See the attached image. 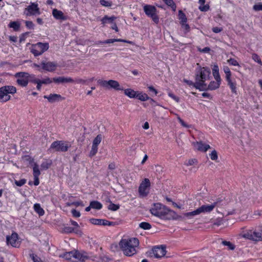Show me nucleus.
Segmentation results:
<instances>
[{
  "label": "nucleus",
  "mask_w": 262,
  "mask_h": 262,
  "mask_svg": "<svg viewBox=\"0 0 262 262\" xmlns=\"http://www.w3.org/2000/svg\"><path fill=\"white\" fill-rule=\"evenodd\" d=\"M52 81H53L49 77H47L42 80H40V82L41 83V84H50V83H52Z\"/></svg>",
  "instance_id": "obj_46"
},
{
  "label": "nucleus",
  "mask_w": 262,
  "mask_h": 262,
  "mask_svg": "<svg viewBox=\"0 0 262 262\" xmlns=\"http://www.w3.org/2000/svg\"><path fill=\"white\" fill-rule=\"evenodd\" d=\"M15 77H16L17 83L23 87L26 86L29 82V78L30 77V75L27 72H18L15 74Z\"/></svg>",
  "instance_id": "obj_8"
},
{
  "label": "nucleus",
  "mask_w": 262,
  "mask_h": 262,
  "mask_svg": "<svg viewBox=\"0 0 262 262\" xmlns=\"http://www.w3.org/2000/svg\"><path fill=\"white\" fill-rule=\"evenodd\" d=\"M136 97H137L138 98V99H139L140 100L143 101L149 100L150 99V98L148 96V95L145 93H144V94L139 93L137 95L136 94Z\"/></svg>",
  "instance_id": "obj_33"
},
{
  "label": "nucleus",
  "mask_w": 262,
  "mask_h": 262,
  "mask_svg": "<svg viewBox=\"0 0 262 262\" xmlns=\"http://www.w3.org/2000/svg\"><path fill=\"white\" fill-rule=\"evenodd\" d=\"M222 244L224 246H227L228 249L230 250H234L235 248L234 245L229 241H223L222 242Z\"/></svg>",
  "instance_id": "obj_37"
},
{
  "label": "nucleus",
  "mask_w": 262,
  "mask_h": 262,
  "mask_svg": "<svg viewBox=\"0 0 262 262\" xmlns=\"http://www.w3.org/2000/svg\"><path fill=\"white\" fill-rule=\"evenodd\" d=\"M210 71L206 68H202L198 73L195 75V82L184 79V81L189 85H193L197 89L200 91H204L206 85L204 84V81L209 80L210 78Z\"/></svg>",
  "instance_id": "obj_2"
},
{
  "label": "nucleus",
  "mask_w": 262,
  "mask_h": 262,
  "mask_svg": "<svg viewBox=\"0 0 262 262\" xmlns=\"http://www.w3.org/2000/svg\"><path fill=\"white\" fill-rule=\"evenodd\" d=\"M166 5L170 6L173 11L176 10V6L172 0H163Z\"/></svg>",
  "instance_id": "obj_38"
},
{
  "label": "nucleus",
  "mask_w": 262,
  "mask_h": 262,
  "mask_svg": "<svg viewBox=\"0 0 262 262\" xmlns=\"http://www.w3.org/2000/svg\"><path fill=\"white\" fill-rule=\"evenodd\" d=\"M213 75L215 80H221L217 66L214 65L212 69Z\"/></svg>",
  "instance_id": "obj_29"
},
{
  "label": "nucleus",
  "mask_w": 262,
  "mask_h": 262,
  "mask_svg": "<svg viewBox=\"0 0 262 262\" xmlns=\"http://www.w3.org/2000/svg\"><path fill=\"white\" fill-rule=\"evenodd\" d=\"M116 19V17L114 16H112L111 17H108L107 16H105L101 19L102 23L104 25L107 23L109 24H113L114 20Z\"/></svg>",
  "instance_id": "obj_25"
},
{
  "label": "nucleus",
  "mask_w": 262,
  "mask_h": 262,
  "mask_svg": "<svg viewBox=\"0 0 262 262\" xmlns=\"http://www.w3.org/2000/svg\"><path fill=\"white\" fill-rule=\"evenodd\" d=\"M182 24V27L188 32L189 31V29H190V27L189 26V25L187 24H186V23H181Z\"/></svg>",
  "instance_id": "obj_61"
},
{
  "label": "nucleus",
  "mask_w": 262,
  "mask_h": 262,
  "mask_svg": "<svg viewBox=\"0 0 262 262\" xmlns=\"http://www.w3.org/2000/svg\"><path fill=\"white\" fill-rule=\"evenodd\" d=\"M228 62L233 66H237L239 67V65L238 63V62L233 58H230V59L228 60Z\"/></svg>",
  "instance_id": "obj_49"
},
{
  "label": "nucleus",
  "mask_w": 262,
  "mask_h": 262,
  "mask_svg": "<svg viewBox=\"0 0 262 262\" xmlns=\"http://www.w3.org/2000/svg\"><path fill=\"white\" fill-rule=\"evenodd\" d=\"M243 236L255 242L262 241V227L254 230H248L243 234Z\"/></svg>",
  "instance_id": "obj_5"
},
{
  "label": "nucleus",
  "mask_w": 262,
  "mask_h": 262,
  "mask_svg": "<svg viewBox=\"0 0 262 262\" xmlns=\"http://www.w3.org/2000/svg\"><path fill=\"white\" fill-rule=\"evenodd\" d=\"M41 64L42 66V69L48 72L54 71L57 67V63L51 61H42Z\"/></svg>",
  "instance_id": "obj_16"
},
{
  "label": "nucleus",
  "mask_w": 262,
  "mask_h": 262,
  "mask_svg": "<svg viewBox=\"0 0 262 262\" xmlns=\"http://www.w3.org/2000/svg\"><path fill=\"white\" fill-rule=\"evenodd\" d=\"M177 116V119H178L179 122L181 124V125L185 127H187V128H188L189 127V126L188 125H187L186 123H185L184 122V121L179 117V115H176Z\"/></svg>",
  "instance_id": "obj_54"
},
{
  "label": "nucleus",
  "mask_w": 262,
  "mask_h": 262,
  "mask_svg": "<svg viewBox=\"0 0 262 262\" xmlns=\"http://www.w3.org/2000/svg\"><path fill=\"white\" fill-rule=\"evenodd\" d=\"M252 59L255 61H257L260 64L262 65V62L260 59L259 58V56L257 54H253L252 55Z\"/></svg>",
  "instance_id": "obj_47"
},
{
  "label": "nucleus",
  "mask_w": 262,
  "mask_h": 262,
  "mask_svg": "<svg viewBox=\"0 0 262 262\" xmlns=\"http://www.w3.org/2000/svg\"><path fill=\"white\" fill-rule=\"evenodd\" d=\"M199 3L201 5V6L199 7V9L201 11L205 12L209 9V5L207 4L206 5H204L205 3V0H199Z\"/></svg>",
  "instance_id": "obj_26"
},
{
  "label": "nucleus",
  "mask_w": 262,
  "mask_h": 262,
  "mask_svg": "<svg viewBox=\"0 0 262 262\" xmlns=\"http://www.w3.org/2000/svg\"><path fill=\"white\" fill-rule=\"evenodd\" d=\"M63 257H64L67 260H71L73 262H78L82 258V254L78 251L74 250L64 254Z\"/></svg>",
  "instance_id": "obj_10"
},
{
  "label": "nucleus",
  "mask_w": 262,
  "mask_h": 262,
  "mask_svg": "<svg viewBox=\"0 0 262 262\" xmlns=\"http://www.w3.org/2000/svg\"><path fill=\"white\" fill-rule=\"evenodd\" d=\"M168 95L173 98L174 100H175L177 102L179 101V98L174 95L173 94L169 93L168 94Z\"/></svg>",
  "instance_id": "obj_60"
},
{
  "label": "nucleus",
  "mask_w": 262,
  "mask_h": 262,
  "mask_svg": "<svg viewBox=\"0 0 262 262\" xmlns=\"http://www.w3.org/2000/svg\"><path fill=\"white\" fill-rule=\"evenodd\" d=\"M179 19L181 20V23H186V21H187L186 16L182 10L179 11Z\"/></svg>",
  "instance_id": "obj_35"
},
{
  "label": "nucleus",
  "mask_w": 262,
  "mask_h": 262,
  "mask_svg": "<svg viewBox=\"0 0 262 262\" xmlns=\"http://www.w3.org/2000/svg\"><path fill=\"white\" fill-rule=\"evenodd\" d=\"M228 83L229 85L230 88L231 89L232 92L236 93L235 84L233 82H232L231 80L228 82Z\"/></svg>",
  "instance_id": "obj_51"
},
{
  "label": "nucleus",
  "mask_w": 262,
  "mask_h": 262,
  "mask_svg": "<svg viewBox=\"0 0 262 262\" xmlns=\"http://www.w3.org/2000/svg\"><path fill=\"white\" fill-rule=\"evenodd\" d=\"M72 213L73 215L75 217H79L80 216V212L76 211L75 209H73Z\"/></svg>",
  "instance_id": "obj_58"
},
{
  "label": "nucleus",
  "mask_w": 262,
  "mask_h": 262,
  "mask_svg": "<svg viewBox=\"0 0 262 262\" xmlns=\"http://www.w3.org/2000/svg\"><path fill=\"white\" fill-rule=\"evenodd\" d=\"M119 205H116V204H114L113 203H111L108 206V209L113 210V211H116V210H118L119 209Z\"/></svg>",
  "instance_id": "obj_45"
},
{
  "label": "nucleus",
  "mask_w": 262,
  "mask_h": 262,
  "mask_svg": "<svg viewBox=\"0 0 262 262\" xmlns=\"http://www.w3.org/2000/svg\"><path fill=\"white\" fill-rule=\"evenodd\" d=\"M101 139L102 138L100 135H97L93 140L92 146L98 147V145L101 141Z\"/></svg>",
  "instance_id": "obj_34"
},
{
  "label": "nucleus",
  "mask_w": 262,
  "mask_h": 262,
  "mask_svg": "<svg viewBox=\"0 0 262 262\" xmlns=\"http://www.w3.org/2000/svg\"><path fill=\"white\" fill-rule=\"evenodd\" d=\"M24 13L27 16L39 15L40 13L38 5L34 3L25 8Z\"/></svg>",
  "instance_id": "obj_11"
},
{
  "label": "nucleus",
  "mask_w": 262,
  "mask_h": 262,
  "mask_svg": "<svg viewBox=\"0 0 262 262\" xmlns=\"http://www.w3.org/2000/svg\"><path fill=\"white\" fill-rule=\"evenodd\" d=\"M144 10L145 14L150 17L156 24L159 23V17L156 14L157 9L155 7L151 5H145L144 7Z\"/></svg>",
  "instance_id": "obj_9"
},
{
  "label": "nucleus",
  "mask_w": 262,
  "mask_h": 262,
  "mask_svg": "<svg viewBox=\"0 0 262 262\" xmlns=\"http://www.w3.org/2000/svg\"><path fill=\"white\" fill-rule=\"evenodd\" d=\"M6 240L7 244H10L12 247H18L20 245L18 241V234L16 232L12 233L11 236H7Z\"/></svg>",
  "instance_id": "obj_15"
},
{
  "label": "nucleus",
  "mask_w": 262,
  "mask_h": 262,
  "mask_svg": "<svg viewBox=\"0 0 262 262\" xmlns=\"http://www.w3.org/2000/svg\"><path fill=\"white\" fill-rule=\"evenodd\" d=\"M20 23L17 21H11L10 23L9 26L12 28L14 31H18L20 28Z\"/></svg>",
  "instance_id": "obj_31"
},
{
  "label": "nucleus",
  "mask_w": 262,
  "mask_h": 262,
  "mask_svg": "<svg viewBox=\"0 0 262 262\" xmlns=\"http://www.w3.org/2000/svg\"><path fill=\"white\" fill-rule=\"evenodd\" d=\"M100 3L102 6L106 7H110L112 5L111 2H109L105 0H100Z\"/></svg>",
  "instance_id": "obj_53"
},
{
  "label": "nucleus",
  "mask_w": 262,
  "mask_h": 262,
  "mask_svg": "<svg viewBox=\"0 0 262 262\" xmlns=\"http://www.w3.org/2000/svg\"><path fill=\"white\" fill-rule=\"evenodd\" d=\"M90 204L91 207L93 209H100L102 207V204L98 201H92L90 203Z\"/></svg>",
  "instance_id": "obj_32"
},
{
  "label": "nucleus",
  "mask_w": 262,
  "mask_h": 262,
  "mask_svg": "<svg viewBox=\"0 0 262 262\" xmlns=\"http://www.w3.org/2000/svg\"><path fill=\"white\" fill-rule=\"evenodd\" d=\"M208 156L211 160L214 161H216L218 159L217 152L215 149L212 150L211 152L208 154Z\"/></svg>",
  "instance_id": "obj_30"
},
{
  "label": "nucleus",
  "mask_w": 262,
  "mask_h": 262,
  "mask_svg": "<svg viewBox=\"0 0 262 262\" xmlns=\"http://www.w3.org/2000/svg\"><path fill=\"white\" fill-rule=\"evenodd\" d=\"M44 98L47 99L50 102L53 103L61 99V96L58 94H51L49 96H45Z\"/></svg>",
  "instance_id": "obj_22"
},
{
  "label": "nucleus",
  "mask_w": 262,
  "mask_h": 262,
  "mask_svg": "<svg viewBox=\"0 0 262 262\" xmlns=\"http://www.w3.org/2000/svg\"><path fill=\"white\" fill-rule=\"evenodd\" d=\"M34 209L39 216H42L45 213L43 209L40 207L39 204H35L34 205Z\"/></svg>",
  "instance_id": "obj_27"
},
{
  "label": "nucleus",
  "mask_w": 262,
  "mask_h": 262,
  "mask_svg": "<svg viewBox=\"0 0 262 262\" xmlns=\"http://www.w3.org/2000/svg\"><path fill=\"white\" fill-rule=\"evenodd\" d=\"M26 180L25 179H21L19 181H16V180L15 181V184L17 186H21L23 185H24L26 183Z\"/></svg>",
  "instance_id": "obj_48"
},
{
  "label": "nucleus",
  "mask_w": 262,
  "mask_h": 262,
  "mask_svg": "<svg viewBox=\"0 0 262 262\" xmlns=\"http://www.w3.org/2000/svg\"><path fill=\"white\" fill-rule=\"evenodd\" d=\"M108 168L110 170H114L116 168V165L114 163H111L108 166Z\"/></svg>",
  "instance_id": "obj_63"
},
{
  "label": "nucleus",
  "mask_w": 262,
  "mask_h": 262,
  "mask_svg": "<svg viewBox=\"0 0 262 262\" xmlns=\"http://www.w3.org/2000/svg\"><path fill=\"white\" fill-rule=\"evenodd\" d=\"M212 31L213 32L217 33L221 32L222 31V29L218 27H214L212 28Z\"/></svg>",
  "instance_id": "obj_64"
},
{
  "label": "nucleus",
  "mask_w": 262,
  "mask_h": 262,
  "mask_svg": "<svg viewBox=\"0 0 262 262\" xmlns=\"http://www.w3.org/2000/svg\"><path fill=\"white\" fill-rule=\"evenodd\" d=\"M30 257L34 262H43L39 257L34 254H30Z\"/></svg>",
  "instance_id": "obj_44"
},
{
  "label": "nucleus",
  "mask_w": 262,
  "mask_h": 262,
  "mask_svg": "<svg viewBox=\"0 0 262 262\" xmlns=\"http://www.w3.org/2000/svg\"><path fill=\"white\" fill-rule=\"evenodd\" d=\"M216 203L211 205H204L196 209L198 214L202 213H206L211 212L216 206Z\"/></svg>",
  "instance_id": "obj_17"
},
{
  "label": "nucleus",
  "mask_w": 262,
  "mask_h": 262,
  "mask_svg": "<svg viewBox=\"0 0 262 262\" xmlns=\"http://www.w3.org/2000/svg\"><path fill=\"white\" fill-rule=\"evenodd\" d=\"M152 252L154 256L156 258H161L165 256L166 253V247L161 245L160 246L155 247L152 248Z\"/></svg>",
  "instance_id": "obj_14"
},
{
  "label": "nucleus",
  "mask_w": 262,
  "mask_h": 262,
  "mask_svg": "<svg viewBox=\"0 0 262 262\" xmlns=\"http://www.w3.org/2000/svg\"><path fill=\"white\" fill-rule=\"evenodd\" d=\"M74 231V229L70 227H64L62 231L65 233H71Z\"/></svg>",
  "instance_id": "obj_56"
},
{
  "label": "nucleus",
  "mask_w": 262,
  "mask_h": 262,
  "mask_svg": "<svg viewBox=\"0 0 262 262\" xmlns=\"http://www.w3.org/2000/svg\"><path fill=\"white\" fill-rule=\"evenodd\" d=\"M150 186V182L148 179L145 178L140 184L139 187V192L141 196L144 197L146 196L148 191L146 189Z\"/></svg>",
  "instance_id": "obj_12"
},
{
  "label": "nucleus",
  "mask_w": 262,
  "mask_h": 262,
  "mask_svg": "<svg viewBox=\"0 0 262 262\" xmlns=\"http://www.w3.org/2000/svg\"><path fill=\"white\" fill-rule=\"evenodd\" d=\"M198 162V161L196 159H189L188 161V163L187 164V166H192V165H193L195 164H196Z\"/></svg>",
  "instance_id": "obj_50"
},
{
  "label": "nucleus",
  "mask_w": 262,
  "mask_h": 262,
  "mask_svg": "<svg viewBox=\"0 0 262 262\" xmlns=\"http://www.w3.org/2000/svg\"><path fill=\"white\" fill-rule=\"evenodd\" d=\"M102 219H91L90 220V222L94 225H101Z\"/></svg>",
  "instance_id": "obj_41"
},
{
  "label": "nucleus",
  "mask_w": 262,
  "mask_h": 262,
  "mask_svg": "<svg viewBox=\"0 0 262 262\" xmlns=\"http://www.w3.org/2000/svg\"><path fill=\"white\" fill-rule=\"evenodd\" d=\"M98 84L102 87L106 89H113L116 91H122L123 90L119 83L114 80H99L98 81Z\"/></svg>",
  "instance_id": "obj_7"
},
{
  "label": "nucleus",
  "mask_w": 262,
  "mask_h": 262,
  "mask_svg": "<svg viewBox=\"0 0 262 262\" xmlns=\"http://www.w3.org/2000/svg\"><path fill=\"white\" fill-rule=\"evenodd\" d=\"M115 225V223L114 222H109L105 220H102V225H103V226H106V225L112 226V225Z\"/></svg>",
  "instance_id": "obj_52"
},
{
  "label": "nucleus",
  "mask_w": 262,
  "mask_h": 262,
  "mask_svg": "<svg viewBox=\"0 0 262 262\" xmlns=\"http://www.w3.org/2000/svg\"><path fill=\"white\" fill-rule=\"evenodd\" d=\"M196 215H198L196 209L191 212L184 213V216L187 217H190Z\"/></svg>",
  "instance_id": "obj_42"
},
{
  "label": "nucleus",
  "mask_w": 262,
  "mask_h": 262,
  "mask_svg": "<svg viewBox=\"0 0 262 262\" xmlns=\"http://www.w3.org/2000/svg\"><path fill=\"white\" fill-rule=\"evenodd\" d=\"M34 184L35 185L37 186L39 183V176H34Z\"/></svg>",
  "instance_id": "obj_62"
},
{
  "label": "nucleus",
  "mask_w": 262,
  "mask_h": 262,
  "mask_svg": "<svg viewBox=\"0 0 262 262\" xmlns=\"http://www.w3.org/2000/svg\"><path fill=\"white\" fill-rule=\"evenodd\" d=\"M125 95L130 98H135L136 96V92L131 89H127L124 90Z\"/></svg>",
  "instance_id": "obj_24"
},
{
  "label": "nucleus",
  "mask_w": 262,
  "mask_h": 262,
  "mask_svg": "<svg viewBox=\"0 0 262 262\" xmlns=\"http://www.w3.org/2000/svg\"><path fill=\"white\" fill-rule=\"evenodd\" d=\"M16 93V88L12 85L4 86L0 88V100L6 102L11 98L8 94H14Z\"/></svg>",
  "instance_id": "obj_4"
},
{
  "label": "nucleus",
  "mask_w": 262,
  "mask_h": 262,
  "mask_svg": "<svg viewBox=\"0 0 262 262\" xmlns=\"http://www.w3.org/2000/svg\"><path fill=\"white\" fill-rule=\"evenodd\" d=\"M51 165V162L48 161L43 162L41 164V168L42 169H48Z\"/></svg>",
  "instance_id": "obj_40"
},
{
  "label": "nucleus",
  "mask_w": 262,
  "mask_h": 262,
  "mask_svg": "<svg viewBox=\"0 0 262 262\" xmlns=\"http://www.w3.org/2000/svg\"><path fill=\"white\" fill-rule=\"evenodd\" d=\"M53 81L56 83H71L74 80L70 77H59L54 78Z\"/></svg>",
  "instance_id": "obj_20"
},
{
  "label": "nucleus",
  "mask_w": 262,
  "mask_h": 262,
  "mask_svg": "<svg viewBox=\"0 0 262 262\" xmlns=\"http://www.w3.org/2000/svg\"><path fill=\"white\" fill-rule=\"evenodd\" d=\"M52 14L56 19H67V16L64 15L63 13L61 11L58 10L56 9H54L53 10Z\"/></svg>",
  "instance_id": "obj_21"
},
{
  "label": "nucleus",
  "mask_w": 262,
  "mask_h": 262,
  "mask_svg": "<svg viewBox=\"0 0 262 262\" xmlns=\"http://www.w3.org/2000/svg\"><path fill=\"white\" fill-rule=\"evenodd\" d=\"M31 166L33 168V176H39L41 173L39 169L38 165L36 163H33Z\"/></svg>",
  "instance_id": "obj_23"
},
{
  "label": "nucleus",
  "mask_w": 262,
  "mask_h": 262,
  "mask_svg": "<svg viewBox=\"0 0 262 262\" xmlns=\"http://www.w3.org/2000/svg\"><path fill=\"white\" fill-rule=\"evenodd\" d=\"M216 81H211L208 85L205 83L206 81H204V84L206 85L204 91L207 90H213L219 88L220 85L221 80H216Z\"/></svg>",
  "instance_id": "obj_19"
},
{
  "label": "nucleus",
  "mask_w": 262,
  "mask_h": 262,
  "mask_svg": "<svg viewBox=\"0 0 262 262\" xmlns=\"http://www.w3.org/2000/svg\"><path fill=\"white\" fill-rule=\"evenodd\" d=\"M26 27L29 29H33L34 28V24L32 21L27 20L25 21Z\"/></svg>",
  "instance_id": "obj_55"
},
{
  "label": "nucleus",
  "mask_w": 262,
  "mask_h": 262,
  "mask_svg": "<svg viewBox=\"0 0 262 262\" xmlns=\"http://www.w3.org/2000/svg\"><path fill=\"white\" fill-rule=\"evenodd\" d=\"M119 245L125 255L132 256L137 253L136 248L139 245V241L137 238L123 239Z\"/></svg>",
  "instance_id": "obj_3"
},
{
  "label": "nucleus",
  "mask_w": 262,
  "mask_h": 262,
  "mask_svg": "<svg viewBox=\"0 0 262 262\" xmlns=\"http://www.w3.org/2000/svg\"><path fill=\"white\" fill-rule=\"evenodd\" d=\"M198 50L200 52L203 53L208 52L210 51V49L209 47H205L203 49H201V48H198Z\"/></svg>",
  "instance_id": "obj_59"
},
{
  "label": "nucleus",
  "mask_w": 262,
  "mask_h": 262,
  "mask_svg": "<svg viewBox=\"0 0 262 262\" xmlns=\"http://www.w3.org/2000/svg\"><path fill=\"white\" fill-rule=\"evenodd\" d=\"M115 41H119V42H127L128 43H133L132 41H127L126 40L121 39H110L106 40L105 41L103 42V43H113Z\"/></svg>",
  "instance_id": "obj_28"
},
{
  "label": "nucleus",
  "mask_w": 262,
  "mask_h": 262,
  "mask_svg": "<svg viewBox=\"0 0 262 262\" xmlns=\"http://www.w3.org/2000/svg\"><path fill=\"white\" fill-rule=\"evenodd\" d=\"M152 214L164 220H182L183 217L160 203H155L150 209Z\"/></svg>",
  "instance_id": "obj_1"
},
{
  "label": "nucleus",
  "mask_w": 262,
  "mask_h": 262,
  "mask_svg": "<svg viewBox=\"0 0 262 262\" xmlns=\"http://www.w3.org/2000/svg\"><path fill=\"white\" fill-rule=\"evenodd\" d=\"M139 227L143 229L147 230L151 228V225L147 222H142L139 224Z\"/></svg>",
  "instance_id": "obj_39"
},
{
  "label": "nucleus",
  "mask_w": 262,
  "mask_h": 262,
  "mask_svg": "<svg viewBox=\"0 0 262 262\" xmlns=\"http://www.w3.org/2000/svg\"><path fill=\"white\" fill-rule=\"evenodd\" d=\"M97 150H98V147L92 146L91 150L90 152V155H89L90 157H92L95 156L97 152Z\"/></svg>",
  "instance_id": "obj_43"
},
{
  "label": "nucleus",
  "mask_w": 262,
  "mask_h": 262,
  "mask_svg": "<svg viewBox=\"0 0 262 262\" xmlns=\"http://www.w3.org/2000/svg\"><path fill=\"white\" fill-rule=\"evenodd\" d=\"M51 148L54 149L57 151H66L68 149V146L63 141H55L52 143Z\"/></svg>",
  "instance_id": "obj_13"
},
{
  "label": "nucleus",
  "mask_w": 262,
  "mask_h": 262,
  "mask_svg": "<svg viewBox=\"0 0 262 262\" xmlns=\"http://www.w3.org/2000/svg\"><path fill=\"white\" fill-rule=\"evenodd\" d=\"M193 144L196 149L200 151L206 152L210 148L209 145L204 144L202 141L194 142Z\"/></svg>",
  "instance_id": "obj_18"
},
{
  "label": "nucleus",
  "mask_w": 262,
  "mask_h": 262,
  "mask_svg": "<svg viewBox=\"0 0 262 262\" xmlns=\"http://www.w3.org/2000/svg\"><path fill=\"white\" fill-rule=\"evenodd\" d=\"M22 159L24 161L28 162L31 166L33 164V163H35L34 159L29 155L24 156Z\"/></svg>",
  "instance_id": "obj_36"
},
{
  "label": "nucleus",
  "mask_w": 262,
  "mask_h": 262,
  "mask_svg": "<svg viewBox=\"0 0 262 262\" xmlns=\"http://www.w3.org/2000/svg\"><path fill=\"white\" fill-rule=\"evenodd\" d=\"M49 45L48 42H39L33 44L31 47V52L35 56H38L42 54L45 51L49 49Z\"/></svg>",
  "instance_id": "obj_6"
},
{
  "label": "nucleus",
  "mask_w": 262,
  "mask_h": 262,
  "mask_svg": "<svg viewBox=\"0 0 262 262\" xmlns=\"http://www.w3.org/2000/svg\"><path fill=\"white\" fill-rule=\"evenodd\" d=\"M253 9L255 11H260V10H262V4L259 3L258 4H257V5H255L254 6H253Z\"/></svg>",
  "instance_id": "obj_57"
}]
</instances>
